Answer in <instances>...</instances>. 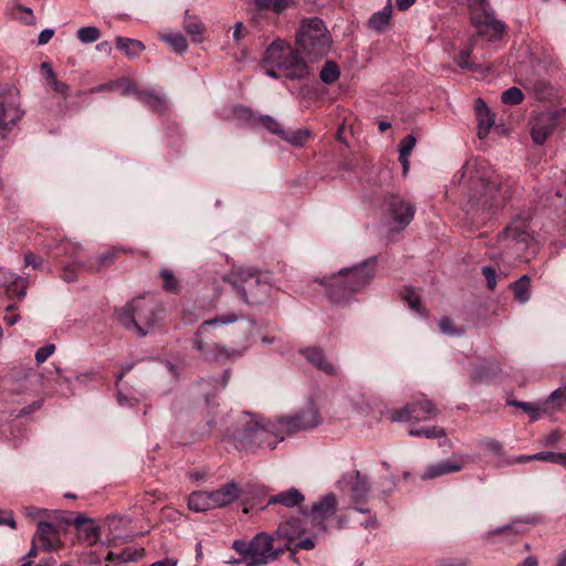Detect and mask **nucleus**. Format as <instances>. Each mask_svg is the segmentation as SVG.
<instances>
[{"label": "nucleus", "mask_w": 566, "mask_h": 566, "mask_svg": "<svg viewBox=\"0 0 566 566\" xmlns=\"http://www.w3.org/2000/svg\"><path fill=\"white\" fill-rule=\"evenodd\" d=\"M304 500L303 494L297 489L292 488L271 496L268 504H281L285 507H295L301 505Z\"/></svg>", "instance_id": "obj_26"}, {"label": "nucleus", "mask_w": 566, "mask_h": 566, "mask_svg": "<svg viewBox=\"0 0 566 566\" xmlns=\"http://www.w3.org/2000/svg\"><path fill=\"white\" fill-rule=\"evenodd\" d=\"M319 77L325 84H333L339 77L338 65L334 61H327L323 65Z\"/></svg>", "instance_id": "obj_40"}, {"label": "nucleus", "mask_w": 566, "mask_h": 566, "mask_svg": "<svg viewBox=\"0 0 566 566\" xmlns=\"http://www.w3.org/2000/svg\"><path fill=\"white\" fill-rule=\"evenodd\" d=\"M470 54L469 50H463L457 55L455 62L461 69L473 70V66L469 61Z\"/></svg>", "instance_id": "obj_63"}, {"label": "nucleus", "mask_w": 566, "mask_h": 566, "mask_svg": "<svg viewBox=\"0 0 566 566\" xmlns=\"http://www.w3.org/2000/svg\"><path fill=\"white\" fill-rule=\"evenodd\" d=\"M117 82H119V86L123 87V90H122L123 96L134 94L137 97V93L139 92V90L136 88V85L133 81H130L127 77H122V78L117 80Z\"/></svg>", "instance_id": "obj_58"}, {"label": "nucleus", "mask_w": 566, "mask_h": 566, "mask_svg": "<svg viewBox=\"0 0 566 566\" xmlns=\"http://www.w3.org/2000/svg\"><path fill=\"white\" fill-rule=\"evenodd\" d=\"M501 99L507 105H518L524 99V94L518 87H510L502 93Z\"/></svg>", "instance_id": "obj_43"}, {"label": "nucleus", "mask_w": 566, "mask_h": 566, "mask_svg": "<svg viewBox=\"0 0 566 566\" xmlns=\"http://www.w3.org/2000/svg\"><path fill=\"white\" fill-rule=\"evenodd\" d=\"M232 548L243 556V562L248 566V560L252 557L251 542L247 543L244 541H234Z\"/></svg>", "instance_id": "obj_50"}, {"label": "nucleus", "mask_w": 566, "mask_h": 566, "mask_svg": "<svg viewBox=\"0 0 566 566\" xmlns=\"http://www.w3.org/2000/svg\"><path fill=\"white\" fill-rule=\"evenodd\" d=\"M276 420L284 436L317 427L321 423V416L316 405L311 400L306 408L297 413L289 417H280Z\"/></svg>", "instance_id": "obj_9"}, {"label": "nucleus", "mask_w": 566, "mask_h": 566, "mask_svg": "<svg viewBox=\"0 0 566 566\" xmlns=\"http://www.w3.org/2000/svg\"><path fill=\"white\" fill-rule=\"evenodd\" d=\"M55 350V345L48 344L45 346L40 347L35 352V360L38 364L44 363Z\"/></svg>", "instance_id": "obj_56"}, {"label": "nucleus", "mask_w": 566, "mask_h": 566, "mask_svg": "<svg viewBox=\"0 0 566 566\" xmlns=\"http://www.w3.org/2000/svg\"><path fill=\"white\" fill-rule=\"evenodd\" d=\"M48 513H49V511H48V510H45V509H40V507L33 506V505L24 506V507L22 509V514H23L27 518H29V520H31V521H35V520H38V518H40V517H44V516H46V515H48Z\"/></svg>", "instance_id": "obj_52"}, {"label": "nucleus", "mask_w": 566, "mask_h": 566, "mask_svg": "<svg viewBox=\"0 0 566 566\" xmlns=\"http://www.w3.org/2000/svg\"><path fill=\"white\" fill-rule=\"evenodd\" d=\"M159 275L164 282V289L168 292H175L178 287V282L174 273L168 269H161Z\"/></svg>", "instance_id": "obj_48"}, {"label": "nucleus", "mask_w": 566, "mask_h": 566, "mask_svg": "<svg viewBox=\"0 0 566 566\" xmlns=\"http://www.w3.org/2000/svg\"><path fill=\"white\" fill-rule=\"evenodd\" d=\"M518 522H513L512 524H506L502 527L494 528L488 532L486 537H492L495 535H500L506 532H512L514 534H520L522 531L517 527Z\"/></svg>", "instance_id": "obj_57"}, {"label": "nucleus", "mask_w": 566, "mask_h": 566, "mask_svg": "<svg viewBox=\"0 0 566 566\" xmlns=\"http://www.w3.org/2000/svg\"><path fill=\"white\" fill-rule=\"evenodd\" d=\"M331 35L318 18L303 20L296 33V44L300 51L310 60H318L331 49Z\"/></svg>", "instance_id": "obj_7"}, {"label": "nucleus", "mask_w": 566, "mask_h": 566, "mask_svg": "<svg viewBox=\"0 0 566 566\" xmlns=\"http://www.w3.org/2000/svg\"><path fill=\"white\" fill-rule=\"evenodd\" d=\"M337 510V499L334 493H328L315 502L311 510V515L314 520H325Z\"/></svg>", "instance_id": "obj_22"}, {"label": "nucleus", "mask_w": 566, "mask_h": 566, "mask_svg": "<svg viewBox=\"0 0 566 566\" xmlns=\"http://www.w3.org/2000/svg\"><path fill=\"white\" fill-rule=\"evenodd\" d=\"M238 315L229 313L223 316H218L211 319H207L200 324L196 333L193 334V347L200 353L201 357L206 361L226 363L241 357L245 350L227 347L222 343L206 344L203 335L209 332L210 327H217L220 325L231 324L238 321Z\"/></svg>", "instance_id": "obj_5"}, {"label": "nucleus", "mask_w": 566, "mask_h": 566, "mask_svg": "<svg viewBox=\"0 0 566 566\" xmlns=\"http://www.w3.org/2000/svg\"><path fill=\"white\" fill-rule=\"evenodd\" d=\"M117 87H119V82H117V80H116V81H111V82L94 86V87L90 88L87 91V93L95 94V93L105 92V91H114Z\"/></svg>", "instance_id": "obj_64"}, {"label": "nucleus", "mask_w": 566, "mask_h": 566, "mask_svg": "<svg viewBox=\"0 0 566 566\" xmlns=\"http://www.w3.org/2000/svg\"><path fill=\"white\" fill-rule=\"evenodd\" d=\"M553 130L554 125L551 118L538 119L532 127V139L536 145H543Z\"/></svg>", "instance_id": "obj_30"}, {"label": "nucleus", "mask_w": 566, "mask_h": 566, "mask_svg": "<svg viewBox=\"0 0 566 566\" xmlns=\"http://www.w3.org/2000/svg\"><path fill=\"white\" fill-rule=\"evenodd\" d=\"M415 412L411 402L405 405L402 408L392 409L388 411V418L392 422H408L415 419Z\"/></svg>", "instance_id": "obj_39"}, {"label": "nucleus", "mask_w": 566, "mask_h": 566, "mask_svg": "<svg viewBox=\"0 0 566 566\" xmlns=\"http://www.w3.org/2000/svg\"><path fill=\"white\" fill-rule=\"evenodd\" d=\"M512 291L514 297L520 303H526L531 297V279L528 275L521 276L517 281L513 282Z\"/></svg>", "instance_id": "obj_34"}, {"label": "nucleus", "mask_w": 566, "mask_h": 566, "mask_svg": "<svg viewBox=\"0 0 566 566\" xmlns=\"http://www.w3.org/2000/svg\"><path fill=\"white\" fill-rule=\"evenodd\" d=\"M385 211L399 229H405L415 216V207L397 195H390L386 199Z\"/></svg>", "instance_id": "obj_11"}, {"label": "nucleus", "mask_w": 566, "mask_h": 566, "mask_svg": "<svg viewBox=\"0 0 566 566\" xmlns=\"http://www.w3.org/2000/svg\"><path fill=\"white\" fill-rule=\"evenodd\" d=\"M504 240L513 241L516 244H521V250L527 249L532 237L526 230L524 221H515L506 227L501 233Z\"/></svg>", "instance_id": "obj_21"}, {"label": "nucleus", "mask_w": 566, "mask_h": 566, "mask_svg": "<svg viewBox=\"0 0 566 566\" xmlns=\"http://www.w3.org/2000/svg\"><path fill=\"white\" fill-rule=\"evenodd\" d=\"M22 117L19 103L13 94L0 96V127L11 129Z\"/></svg>", "instance_id": "obj_14"}, {"label": "nucleus", "mask_w": 566, "mask_h": 566, "mask_svg": "<svg viewBox=\"0 0 566 566\" xmlns=\"http://www.w3.org/2000/svg\"><path fill=\"white\" fill-rule=\"evenodd\" d=\"M534 460H535V458H533V454L520 455V457H513V458H505L497 465L503 467V465H512V464H516V463H527V462H531Z\"/></svg>", "instance_id": "obj_60"}, {"label": "nucleus", "mask_w": 566, "mask_h": 566, "mask_svg": "<svg viewBox=\"0 0 566 566\" xmlns=\"http://www.w3.org/2000/svg\"><path fill=\"white\" fill-rule=\"evenodd\" d=\"M41 69L44 72L45 78L51 86V88L59 95L66 98L70 94V86L57 80L56 74L52 70L49 62H42Z\"/></svg>", "instance_id": "obj_29"}, {"label": "nucleus", "mask_w": 566, "mask_h": 566, "mask_svg": "<svg viewBox=\"0 0 566 566\" xmlns=\"http://www.w3.org/2000/svg\"><path fill=\"white\" fill-rule=\"evenodd\" d=\"M123 252H127V250L112 247L101 252L98 255L87 259L84 263H81V265H83V270L88 274H95L113 265Z\"/></svg>", "instance_id": "obj_13"}, {"label": "nucleus", "mask_w": 566, "mask_h": 566, "mask_svg": "<svg viewBox=\"0 0 566 566\" xmlns=\"http://www.w3.org/2000/svg\"><path fill=\"white\" fill-rule=\"evenodd\" d=\"M475 113L479 124L478 136L480 139H483L489 135L491 127L494 125V116L481 98L476 99Z\"/></svg>", "instance_id": "obj_23"}, {"label": "nucleus", "mask_w": 566, "mask_h": 566, "mask_svg": "<svg viewBox=\"0 0 566 566\" xmlns=\"http://www.w3.org/2000/svg\"><path fill=\"white\" fill-rule=\"evenodd\" d=\"M161 40L169 44L176 53L181 54L188 49L187 40L181 33L164 34Z\"/></svg>", "instance_id": "obj_38"}, {"label": "nucleus", "mask_w": 566, "mask_h": 566, "mask_svg": "<svg viewBox=\"0 0 566 566\" xmlns=\"http://www.w3.org/2000/svg\"><path fill=\"white\" fill-rule=\"evenodd\" d=\"M308 135L307 130L302 129L292 133L284 130V136H282L281 139H284L295 146H302L307 140Z\"/></svg>", "instance_id": "obj_45"}, {"label": "nucleus", "mask_w": 566, "mask_h": 566, "mask_svg": "<svg viewBox=\"0 0 566 566\" xmlns=\"http://www.w3.org/2000/svg\"><path fill=\"white\" fill-rule=\"evenodd\" d=\"M235 113L240 118L251 120L253 125H260L280 138L284 136V129L281 127V124L270 115H255L245 107L235 108Z\"/></svg>", "instance_id": "obj_15"}, {"label": "nucleus", "mask_w": 566, "mask_h": 566, "mask_svg": "<svg viewBox=\"0 0 566 566\" xmlns=\"http://www.w3.org/2000/svg\"><path fill=\"white\" fill-rule=\"evenodd\" d=\"M439 327L441 329V332L443 334H447V335H457V336H460L463 334V329L462 328H454L453 327V322L451 318L449 317H442L439 322Z\"/></svg>", "instance_id": "obj_51"}, {"label": "nucleus", "mask_w": 566, "mask_h": 566, "mask_svg": "<svg viewBox=\"0 0 566 566\" xmlns=\"http://www.w3.org/2000/svg\"><path fill=\"white\" fill-rule=\"evenodd\" d=\"M376 265L377 258L371 256L357 265L340 269L336 274L323 277L319 282L333 303H344L370 284L375 277Z\"/></svg>", "instance_id": "obj_3"}, {"label": "nucleus", "mask_w": 566, "mask_h": 566, "mask_svg": "<svg viewBox=\"0 0 566 566\" xmlns=\"http://www.w3.org/2000/svg\"><path fill=\"white\" fill-rule=\"evenodd\" d=\"M78 532L81 533V537L90 545L95 544L99 538V527L93 521H90V523Z\"/></svg>", "instance_id": "obj_42"}, {"label": "nucleus", "mask_w": 566, "mask_h": 566, "mask_svg": "<svg viewBox=\"0 0 566 566\" xmlns=\"http://www.w3.org/2000/svg\"><path fill=\"white\" fill-rule=\"evenodd\" d=\"M501 188V180L494 174L476 170L470 177L463 211L473 224L486 222L493 210L504 205L505 195L502 193Z\"/></svg>", "instance_id": "obj_1"}, {"label": "nucleus", "mask_w": 566, "mask_h": 566, "mask_svg": "<svg viewBox=\"0 0 566 566\" xmlns=\"http://www.w3.org/2000/svg\"><path fill=\"white\" fill-rule=\"evenodd\" d=\"M184 29L192 38L193 42L201 41L202 34L205 32V25L198 18L190 17L188 14V11L186 12V15H185Z\"/></svg>", "instance_id": "obj_35"}, {"label": "nucleus", "mask_w": 566, "mask_h": 566, "mask_svg": "<svg viewBox=\"0 0 566 566\" xmlns=\"http://www.w3.org/2000/svg\"><path fill=\"white\" fill-rule=\"evenodd\" d=\"M300 353L311 365H313L319 371L328 376L337 375V368L326 358L324 352L321 348L307 347L300 350Z\"/></svg>", "instance_id": "obj_19"}, {"label": "nucleus", "mask_w": 566, "mask_h": 566, "mask_svg": "<svg viewBox=\"0 0 566 566\" xmlns=\"http://www.w3.org/2000/svg\"><path fill=\"white\" fill-rule=\"evenodd\" d=\"M463 457L454 455L452 459L429 465L421 475L422 480L434 479L444 474L459 472L464 468Z\"/></svg>", "instance_id": "obj_18"}, {"label": "nucleus", "mask_w": 566, "mask_h": 566, "mask_svg": "<svg viewBox=\"0 0 566 566\" xmlns=\"http://www.w3.org/2000/svg\"><path fill=\"white\" fill-rule=\"evenodd\" d=\"M81 263H84V261L74 260L72 263H70L66 266H64L63 270H62L61 277L65 282H74V281H76V279H77L76 270L80 269V268L83 269V265H81Z\"/></svg>", "instance_id": "obj_46"}, {"label": "nucleus", "mask_w": 566, "mask_h": 566, "mask_svg": "<svg viewBox=\"0 0 566 566\" xmlns=\"http://www.w3.org/2000/svg\"><path fill=\"white\" fill-rule=\"evenodd\" d=\"M137 99L155 112H163L165 109V98L154 91L139 90Z\"/></svg>", "instance_id": "obj_32"}, {"label": "nucleus", "mask_w": 566, "mask_h": 566, "mask_svg": "<svg viewBox=\"0 0 566 566\" xmlns=\"http://www.w3.org/2000/svg\"><path fill=\"white\" fill-rule=\"evenodd\" d=\"M403 300L408 303L409 307L416 312L421 311V302L419 296L411 289H406L403 292Z\"/></svg>", "instance_id": "obj_54"}, {"label": "nucleus", "mask_w": 566, "mask_h": 566, "mask_svg": "<svg viewBox=\"0 0 566 566\" xmlns=\"http://www.w3.org/2000/svg\"><path fill=\"white\" fill-rule=\"evenodd\" d=\"M411 406L416 421L434 419L440 412L434 403L426 398L412 401Z\"/></svg>", "instance_id": "obj_27"}, {"label": "nucleus", "mask_w": 566, "mask_h": 566, "mask_svg": "<svg viewBox=\"0 0 566 566\" xmlns=\"http://www.w3.org/2000/svg\"><path fill=\"white\" fill-rule=\"evenodd\" d=\"M157 310L153 300L136 297L117 312V319L124 328L144 337L157 323Z\"/></svg>", "instance_id": "obj_6"}, {"label": "nucleus", "mask_w": 566, "mask_h": 566, "mask_svg": "<svg viewBox=\"0 0 566 566\" xmlns=\"http://www.w3.org/2000/svg\"><path fill=\"white\" fill-rule=\"evenodd\" d=\"M471 21L478 29V35L488 41H499L506 25L497 20L488 0H469Z\"/></svg>", "instance_id": "obj_8"}, {"label": "nucleus", "mask_w": 566, "mask_h": 566, "mask_svg": "<svg viewBox=\"0 0 566 566\" xmlns=\"http://www.w3.org/2000/svg\"><path fill=\"white\" fill-rule=\"evenodd\" d=\"M115 43L117 49L125 52L128 57H136L145 50L143 42L129 38L117 36Z\"/></svg>", "instance_id": "obj_33"}, {"label": "nucleus", "mask_w": 566, "mask_h": 566, "mask_svg": "<svg viewBox=\"0 0 566 566\" xmlns=\"http://www.w3.org/2000/svg\"><path fill=\"white\" fill-rule=\"evenodd\" d=\"M101 36V32L95 27H84L77 31V39L83 43H93Z\"/></svg>", "instance_id": "obj_44"}, {"label": "nucleus", "mask_w": 566, "mask_h": 566, "mask_svg": "<svg viewBox=\"0 0 566 566\" xmlns=\"http://www.w3.org/2000/svg\"><path fill=\"white\" fill-rule=\"evenodd\" d=\"M483 447L490 451L491 453L502 457L503 455V447L502 444L494 439H488L483 441Z\"/></svg>", "instance_id": "obj_61"}, {"label": "nucleus", "mask_w": 566, "mask_h": 566, "mask_svg": "<svg viewBox=\"0 0 566 566\" xmlns=\"http://www.w3.org/2000/svg\"><path fill=\"white\" fill-rule=\"evenodd\" d=\"M415 146L416 138L413 135H407L403 137L399 145V159L403 160V158H408Z\"/></svg>", "instance_id": "obj_49"}, {"label": "nucleus", "mask_w": 566, "mask_h": 566, "mask_svg": "<svg viewBox=\"0 0 566 566\" xmlns=\"http://www.w3.org/2000/svg\"><path fill=\"white\" fill-rule=\"evenodd\" d=\"M409 434L411 437H423L427 439L441 438L446 436L443 428L433 426L427 428H410Z\"/></svg>", "instance_id": "obj_41"}, {"label": "nucleus", "mask_w": 566, "mask_h": 566, "mask_svg": "<svg viewBox=\"0 0 566 566\" xmlns=\"http://www.w3.org/2000/svg\"><path fill=\"white\" fill-rule=\"evenodd\" d=\"M223 280L237 290L245 303H249L248 287L251 290L253 285L260 283V273L253 268H238L233 269Z\"/></svg>", "instance_id": "obj_12"}, {"label": "nucleus", "mask_w": 566, "mask_h": 566, "mask_svg": "<svg viewBox=\"0 0 566 566\" xmlns=\"http://www.w3.org/2000/svg\"><path fill=\"white\" fill-rule=\"evenodd\" d=\"M392 7L391 0L379 11L375 12L368 20V25L371 30L381 31L389 23L391 18Z\"/></svg>", "instance_id": "obj_31"}, {"label": "nucleus", "mask_w": 566, "mask_h": 566, "mask_svg": "<svg viewBox=\"0 0 566 566\" xmlns=\"http://www.w3.org/2000/svg\"><path fill=\"white\" fill-rule=\"evenodd\" d=\"M298 51L283 39L273 40L262 55L265 74L275 80L281 76L291 81L305 78L310 66Z\"/></svg>", "instance_id": "obj_4"}, {"label": "nucleus", "mask_w": 566, "mask_h": 566, "mask_svg": "<svg viewBox=\"0 0 566 566\" xmlns=\"http://www.w3.org/2000/svg\"><path fill=\"white\" fill-rule=\"evenodd\" d=\"M252 557L248 560V566H263L276 559L284 547H274L273 538L266 533H259L251 541Z\"/></svg>", "instance_id": "obj_10"}, {"label": "nucleus", "mask_w": 566, "mask_h": 566, "mask_svg": "<svg viewBox=\"0 0 566 566\" xmlns=\"http://www.w3.org/2000/svg\"><path fill=\"white\" fill-rule=\"evenodd\" d=\"M551 402H556L557 407H560L562 405L566 403V386L554 390L549 395V397L544 401V405L548 406Z\"/></svg>", "instance_id": "obj_53"}, {"label": "nucleus", "mask_w": 566, "mask_h": 566, "mask_svg": "<svg viewBox=\"0 0 566 566\" xmlns=\"http://www.w3.org/2000/svg\"><path fill=\"white\" fill-rule=\"evenodd\" d=\"M482 274L484 275L486 280V286L489 290L493 291L496 286V274L495 270L491 266H483L482 268Z\"/></svg>", "instance_id": "obj_59"}, {"label": "nucleus", "mask_w": 566, "mask_h": 566, "mask_svg": "<svg viewBox=\"0 0 566 566\" xmlns=\"http://www.w3.org/2000/svg\"><path fill=\"white\" fill-rule=\"evenodd\" d=\"M188 507L193 512H206L213 510L209 491H195L189 495Z\"/></svg>", "instance_id": "obj_28"}, {"label": "nucleus", "mask_w": 566, "mask_h": 566, "mask_svg": "<svg viewBox=\"0 0 566 566\" xmlns=\"http://www.w3.org/2000/svg\"><path fill=\"white\" fill-rule=\"evenodd\" d=\"M304 533L303 521L300 517L281 523L276 530V535L281 539L292 542Z\"/></svg>", "instance_id": "obj_24"}, {"label": "nucleus", "mask_w": 566, "mask_h": 566, "mask_svg": "<svg viewBox=\"0 0 566 566\" xmlns=\"http://www.w3.org/2000/svg\"><path fill=\"white\" fill-rule=\"evenodd\" d=\"M241 490L235 482H229L214 491H210L212 506L224 507L239 499Z\"/></svg>", "instance_id": "obj_20"}, {"label": "nucleus", "mask_w": 566, "mask_h": 566, "mask_svg": "<svg viewBox=\"0 0 566 566\" xmlns=\"http://www.w3.org/2000/svg\"><path fill=\"white\" fill-rule=\"evenodd\" d=\"M258 10H271L274 13H282L293 3L292 0H254Z\"/></svg>", "instance_id": "obj_37"}, {"label": "nucleus", "mask_w": 566, "mask_h": 566, "mask_svg": "<svg viewBox=\"0 0 566 566\" xmlns=\"http://www.w3.org/2000/svg\"><path fill=\"white\" fill-rule=\"evenodd\" d=\"M136 555H139L137 551H132L130 548L124 549L119 554L109 553L107 556L108 560H119V562H130L136 559Z\"/></svg>", "instance_id": "obj_55"}, {"label": "nucleus", "mask_w": 566, "mask_h": 566, "mask_svg": "<svg viewBox=\"0 0 566 566\" xmlns=\"http://www.w3.org/2000/svg\"><path fill=\"white\" fill-rule=\"evenodd\" d=\"M232 440L239 451L254 453L264 448L275 449L284 436L277 420H265L248 412L233 430Z\"/></svg>", "instance_id": "obj_2"}, {"label": "nucleus", "mask_w": 566, "mask_h": 566, "mask_svg": "<svg viewBox=\"0 0 566 566\" xmlns=\"http://www.w3.org/2000/svg\"><path fill=\"white\" fill-rule=\"evenodd\" d=\"M35 539L44 551L51 552L61 545L60 533L51 523L40 521L34 534Z\"/></svg>", "instance_id": "obj_16"}, {"label": "nucleus", "mask_w": 566, "mask_h": 566, "mask_svg": "<svg viewBox=\"0 0 566 566\" xmlns=\"http://www.w3.org/2000/svg\"><path fill=\"white\" fill-rule=\"evenodd\" d=\"M507 405L521 408L524 412L531 416L532 420H537L542 413L546 412L548 407L547 405H535L532 402H524L517 400H507Z\"/></svg>", "instance_id": "obj_36"}, {"label": "nucleus", "mask_w": 566, "mask_h": 566, "mask_svg": "<svg viewBox=\"0 0 566 566\" xmlns=\"http://www.w3.org/2000/svg\"><path fill=\"white\" fill-rule=\"evenodd\" d=\"M24 265L39 270L43 265V258L35 255L32 252H28L24 255Z\"/></svg>", "instance_id": "obj_62"}, {"label": "nucleus", "mask_w": 566, "mask_h": 566, "mask_svg": "<svg viewBox=\"0 0 566 566\" xmlns=\"http://www.w3.org/2000/svg\"><path fill=\"white\" fill-rule=\"evenodd\" d=\"M350 493L355 501L364 500L370 491V482L368 478L355 471L349 475Z\"/></svg>", "instance_id": "obj_25"}, {"label": "nucleus", "mask_w": 566, "mask_h": 566, "mask_svg": "<svg viewBox=\"0 0 566 566\" xmlns=\"http://www.w3.org/2000/svg\"><path fill=\"white\" fill-rule=\"evenodd\" d=\"M564 454L565 452L543 451L533 454V458H535V460L552 462L563 467Z\"/></svg>", "instance_id": "obj_47"}, {"label": "nucleus", "mask_w": 566, "mask_h": 566, "mask_svg": "<svg viewBox=\"0 0 566 566\" xmlns=\"http://www.w3.org/2000/svg\"><path fill=\"white\" fill-rule=\"evenodd\" d=\"M44 248L50 252H54L56 256L67 255L73 260H80L83 251L80 243L56 238H46L44 241Z\"/></svg>", "instance_id": "obj_17"}]
</instances>
